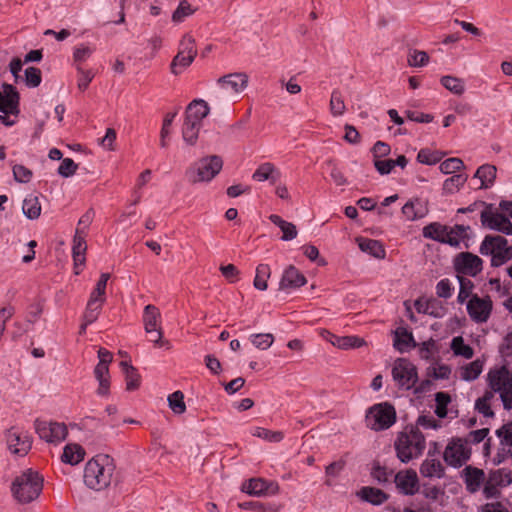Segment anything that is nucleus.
<instances>
[{
  "instance_id": "1",
  "label": "nucleus",
  "mask_w": 512,
  "mask_h": 512,
  "mask_svg": "<svg viewBox=\"0 0 512 512\" xmlns=\"http://www.w3.org/2000/svg\"><path fill=\"white\" fill-rule=\"evenodd\" d=\"M115 465L108 455H97L89 460L84 469V482L94 490L108 487L112 481Z\"/></svg>"
},
{
  "instance_id": "2",
  "label": "nucleus",
  "mask_w": 512,
  "mask_h": 512,
  "mask_svg": "<svg viewBox=\"0 0 512 512\" xmlns=\"http://www.w3.org/2000/svg\"><path fill=\"white\" fill-rule=\"evenodd\" d=\"M43 489V477L32 469L23 471L11 485V492L17 502L28 504L36 500Z\"/></svg>"
},
{
  "instance_id": "3",
  "label": "nucleus",
  "mask_w": 512,
  "mask_h": 512,
  "mask_svg": "<svg viewBox=\"0 0 512 512\" xmlns=\"http://www.w3.org/2000/svg\"><path fill=\"white\" fill-rule=\"evenodd\" d=\"M394 447L398 459L402 463H408L423 453L425 437L416 427L406 428L398 434Z\"/></svg>"
},
{
  "instance_id": "4",
  "label": "nucleus",
  "mask_w": 512,
  "mask_h": 512,
  "mask_svg": "<svg viewBox=\"0 0 512 512\" xmlns=\"http://www.w3.org/2000/svg\"><path fill=\"white\" fill-rule=\"evenodd\" d=\"M488 392L499 394L505 410L512 409V370L507 366L491 368L487 373Z\"/></svg>"
},
{
  "instance_id": "5",
  "label": "nucleus",
  "mask_w": 512,
  "mask_h": 512,
  "mask_svg": "<svg viewBox=\"0 0 512 512\" xmlns=\"http://www.w3.org/2000/svg\"><path fill=\"white\" fill-rule=\"evenodd\" d=\"M222 166L220 156H206L191 164L185 175L191 183L209 182L221 171Z\"/></svg>"
},
{
  "instance_id": "6",
  "label": "nucleus",
  "mask_w": 512,
  "mask_h": 512,
  "mask_svg": "<svg viewBox=\"0 0 512 512\" xmlns=\"http://www.w3.org/2000/svg\"><path fill=\"white\" fill-rule=\"evenodd\" d=\"M396 422V411L388 402L375 404L369 408L366 414V425L374 431H382L390 428Z\"/></svg>"
},
{
  "instance_id": "7",
  "label": "nucleus",
  "mask_w": 512,
  "mask_h": 512,
  "mask_svg": "<svg viewBox=\"0 0 512 512\" xmlns=\"http://www.w3.org/2000/svg\"><path fill=\"white\" fill-rule=\"evenodd\" d=\"M391 374L399 389L411 390L418 382L417 367L407 358H397L393 363Z\"/></svg>"
},
{
  "instance_id": "8",
  "label": "nucleus",
  "mask_w": 512,
  "mask_h": 512,
  "mask_svg": "<svg viewBox=\"0 0 512 512\" xmlns=\"http://www.w3.org/2000/svg\"><path fill=\"white\" fill-rule=\"evenodd\" d=\"M143 323L145 332L148 335L156 334V338H150V342L154 343L157 347H163L167 350L171 348L168 340L163 339V334L160 328V312L154 305H147L144 308Z\"/></svg>"
},
{
  "instance_id": "9",
  "label": "nucleus",
  "mask_w": 512,
  "mask_h": 512,
  "mask_svg": "<svg viewBox=\"0 0 512 512\" xmlns=\"http://www.w3.org/2000/svg\"><path fill=\"white\" fill-rule=\"evenodd\" d=\"M481 205L484 209L480 213V219L484 227L512 235V223L508 217L499 213L492 204L482 203Z\"/></svg>"
},
{
  "instance_id": "10",
  "label": "nucleus",
  "mask_w": 512,
  "mask_h": 512,
  "mask_svg": "<svg viewBox=\"0 0 512 512\" xmlns=\"http://www.w3.org/2000/svg\"><path fill=\"white\" fill-rule=\"evenodd\" d=\"M471 456V450L467 441L461 438H453L446 446L443 458L447 465L459 468L463 466Z\"/></svg>"
},
{
  "instance_id": "11",
  "label": "nucleus",
  "mask_w": 512,
  "mask_h": 512,
  "mask_svg": "<svg viewBox=\"0 0 512 512\" xmlns=\"http://www.w3.org/2000/svg\"><path fill=\"white\" fill-rule=\"evenodd\" d=\"M466 309L473 322L477 324L486 323L492 314L493 302L489 295L480 297L474 294L467 301Z\"/></svg>"
},
{
  "instance_id": "12",
  "label": "nucleus",
  "mask_w": 512,
  "mask_h": 512,
  "mask_svg": "<svg viewBox=\"0 0 512 512\" xmlns=\"http://www.w3.org/2000/svg\"><path fill=\"white\" fill-rule=\"evenodd\" d=\"M34 427L39 437L48 443H60L68 434L64 423L36 419Z\"/></svg>"
},
{
  "instance_id": "13",
  "label": "nucleus",
  "mask_w": 512,
  "mask_h": 512,
  "mask_svg": "<svg viewBox=\"0 0 512 512\" xmlns=\"http://www.w3.org/2000/svg\"><path fill=\"white\" fill-rule=\"evenodd\" d=\"M454 268L460 274L475 277L482 271L483 261L475 254L462 252L455 257Z\"/></svg>"
},
{
  "instance_id": "14",
  "label": "nucleus",
  "mask_w": 512,
  "mask_h": 512,
  "mask_svg": "<svg viewBox=\"0 0 512 512\" xmlns=\"http://www.w3.org/2000/svg\"><path fill=\"white\" fill-rule=\"evenodd\" d=\"M6 440L9 450L19 456L26 455L32 447V440L28 432L16 428L8 430Z\"/></svg>"
},
{
  "instance_id": "15",
  "label": "nucleus",
  "mask_w": 512,
  "mask_h": 512,
  "mask_svg": "<svg viewBox=\"0 0 512 512\" xmlns=\"http://www.w3.org/2000/svg\"><path fill=\"white\" fill-rule=\"evenodd\" d=\"M20 96L16 88L7 83H3L0 90V112L4 114H19Z\"/></svg>"
},
{
  "instance_id": "16",
  "label": "nucleus",
  "mask_w": 512,
  "mask_h": 512,
  "mask_svg": "<svg viewBox=\"0 0 512 512\" xmlns=\"http://www.w3.org/2000/svg\"><path fill=\"white\" fill-rule=\"evenodd\" d=\"M219 87L227 93L238 94L248 85V76L245 73H231L217 80Z\"/></svg>"
},
{
  "instance_id": "17",
  "label": "nucleus",
  "mask_w": 512,
  "mask_h": 512,
  "mask_svg": "<svg viewBox=\"0 0 512 512\" xmlns=\"http://www.w3.org/2000/svg\"><path fill=\"white\" fill-rule=\"evenodd\" d=\"M397 488L405 495H414L418 491L419 481L416 471L407 469L395 475Z\"/></svg>"
},
{
  "instance_id": "18",
  "label": "nucleus",
  "mask_w": 512,
  "mask_h": 512,
  "mask_svg": "<svg viewBox=\"0 0 512 512\" xmlns=\"http://www.w3.org/2000/svg\"><path fill=\"white\" fill-rule=\"evenodd\" d=\"M321 336L325 340L330 342L333 346H335L339 349H343V350H348V349H352V348H360V347L366 345V342L363 338L354 336V335L337 336L327 330H323L321 333Z\"/></svg>"
},
{
  "instance_id": "19",
  "label": "nucleus",
  "mask_w": 512,
  "mask_h": 512,
  "mask_svg": "<svg viewBox=\"0 0 512 512\" xmlns=\"http://www.w3.org/2000/svg\"><path fill=\"white\" fill-rule=\"evenodd\" d=\"M428 212V201L421 198H413L402 207V214L409 221L424 218Z\"/></svg>"
},
{
  "instance_id": "20",
  "label": "nucleus",
  "mask_w": 512,
  "mask_h": 512,
  "mask_svg": "<svg viewBox=\"0 0 512 512\" xmlns=\"http://www.w3.org/2000/svg\"><path fill=\"white\" fill-rule=\"evenodd\" d=\"M85 236L86 232H84L82 228L77 227L73 238L72 246V255L76 269H78L79 266H82L85 263V252L87 250ZM75 273L79 274L80 271L76 270Z\"/></svg>"
},
{
  "instance_id": "21",
  "label": "nucleus",
  "mask_w": 512,
  "mask_h": 512,
  "mask_svg": "<svg viewBox=\"0 0 512 512\" xmlns=\"http://www.w3.org/2000/svg\"><path fill=\"white\" fill-rule=\"evenodd\" d=\"M307 282L305 276L293 265H290L283 272L279 283L280 290L300 288Z\"/></svg>"
},
{
  "instance_id": "22",
  "label": "nucleus",
  "mask_w": 512,
  "mask_h": 512,
  "mask_svg": "<svg viewBox=\"0 0 512 512\" xmlns=\"http://www.w3.org/2000/svg\"><path fill=\"white\" fill-rule=\"evenodd\" d=\"M479 250L482 255H492L497 252L506 253L507 250H512V247L508 246V241L503 236L487 235L483 239Z\"/></svg>"
},
{
  "instance_id": "23",
  "label": "nucleus",
  "mask_w": 512,
  "mask_h": 512,
  "mask_svg": "<svg viewBox=\"0 0 512 512\" xmlns=\"http://www.w3.org/2000/svg\"><path fill=\"white\" fill-rule=\"evenodd\" d=\"M461 476L466 484V489L470 493L477 492L485 479L484 471L472 466H466L462 470Z\"/></svg>"
},
{
  "instance_id": "24",
  "label": "nucleus",
  "mask_w": 512,
  "mask_h": 512,
  "mask_svg": "<svg viewBox=\"0 0 512 512\" xmlns=\"http://www.w3.org/2000/svg\"><path fill=\"white\" fill-rule=\"evenodd\" d=\"M420 474L425 478H442L445 475V469L441 461L431 458L428 453L427 458L420 465Z\"/></svg>"
},
{
  "instance_id": "25",
  "label": "nucleus",
  "mask_w": 512,
  "mask_h": 512,
  "mask_svg": "<svg viewBox=\"0 0 512 512\" xmlns=\"http://www.w3.org/2000/svg\"><path fill=\"white\" fill-rule=\"evenodd\" d=\"M209 111L207 102L195 99L187 106L185 119L203 124V119L209 114Z\"/></svg>"
},
{
  "instance_id": "26",
  "label": "nucleus",
  "mask_w": 512,
  "mask_h": 512,
  "mask_svg": "<svg viewBox=\"0 0 512 512\" xmlns=\"http://www.w3.org/2000/svg\"><path fill=\"white\" fill-rule=\"evenodd\" d=\"M244 489L250 495L262 496L268 493H275L277 491V486L274 483H268L261 478H253L244 486Z\"/></svg>"
},
{
  "instance_id": "27",
  "label": "nucleus",
  "mask_w": 512,
  "mask_h": 512,
  "mask_svg": "<svg viewBox=\"0 0 512 512\" xmlns=\"http://www.w3.org/2000/svg\"><path fill=\"white\" fill-rule=\"evenodd\" d=\"M280 178V172L270 162L262 163L258 166L252 175V179L257 182L270 180L272 184L276 183Z\"/></svg>"
},
{
  "instance_id": "28",
  "label": "nucleus",
  "mask_w": 512,
  "mask_h": 512,
  "mask_svg": "<svg viewBox=\"0 0 512 512\" xmlns=\"http://www.w3.org/2000/svg\"><path fill=\"white\" fill-rule=\"evenodd\" d=\"M484 368V360L476 359L460 367L459 375L464 381L471 382L476 380L482 373Z\"/></svg>"
},
{
  "instance_id": "29",
  "label": "nucleus",
  "mask_w": 512,
  "mask_h": 512,
  "mask_svg": "<svg viewBox=\"0 0 512 512\" xmlns=\"http://www.w3.org/2000/svg\"><path fill=\"white\" fill-rule=\"evenodd\" d=\"M496 172L497 169L494 165L484 164L476 170L474 178H478L480 180L481 189H487L494 184Z\"/></svg>"
},
{
  "instance_id": "30",
  "label": "nucleus",
  "mask_w": 512,
  "mask_h": 512,
  "mask_svg": "<svg viewBox=\"0 0 512 512\" xmlns=\"http://www.w3.org/2000/svg\"><path fill=\"white\" fill-rule=\"evenodd\" d=\"M394 347L400 352L406 351L410 347H415L413 334L405 328H397L394 332Z\"/></svg>"
},
{
  "instance_id": "31",
  "label": "nucleus",
  "mask_w": 512,
  "mask_h": 512,
  "mask_svg": "<svg viewBox=\"0 0 512 512\" xmlns=\"http://www.w3.org/2000/svg\"><path fill=\"white\" fill-rule=\"evenodd\" d=\"M94 375L99 382L97 394L105 397L109 395L110 380H109V368L102 364H97L94 369Z\"/></svg>"
},
{
  "instance_id": "32",
  "label": "nucleus",
  "mask_w": 512,
  "mask_h": 512,
  "mask_svg": "<svg viewBox=\"0 0 512 512\" xmlns=\"http://www.w3.org/2000/svg\"><path fill=\"white\" fill-rule=\"evenodd\" d=\"M358 245L361 251L366 252L375 258L383 259L386 255L383 245L378 240L359 238Z\"/></svg>"
},
{
  "instance_id": "33",
  "label": "nucleus",
  "mask_w": 512,
  "mask_h": 512,
  "mask_svg": "<svg viewBox=\"0 0 512 512\" xmlns=\"http://www.w3.org/2000/svg\"><path fill=\"white\" fill-rule=\"evenodd\" d=\"M423 236L427 239L446 244L447 226L438 222L430 223L423 228Z\"/></svg>"
},
{
  "instance_id": "34",
  "label": "nucleus",
  "mask_w": 512,
  "mask_h": 512,
  "mask_svg": "<svg viewBox=\"0 0 512 512\" xmlns=\"http://www.w3.org/2000/svg\"><path fill=\"white\" fill-rule=\"evenodd\" d=\"M22 211L24 215L31 220L39 218L41 214V204L36 195L29 194L23 201Z\"/></svg>"
},
{
  "instance_id": "35",
  "label": "nucleus",
  "mask_w": 512,
  "mask_h": 512,
  "mask_svg": "<svg viewBox=\"0 0 512 512\" xmlns=\"http://www.w3.org/2000/svg\"><path fill=\"white\" fill-rule=\"evenodd\" d=\"M201 128V123L185 119L182 126L183 140L189 145H195Z\"/></svg>"
},
{
  "instance_id": "36",
  "label": "nucleus",
  "mask_w": 512,
  "mask_h": 512,
  "mask_svg": "<svg viewBox=\"0 0 512 512\" xmlns=\"http://www.w3.org/2000/svg\"><path fill=\"white\" fill-rule=\"evenodd\" d=\"M358 495L361 499L373 505H381L388 499V496L382 490L373 487H363Z\"/></svg>"
},
{
  "instance_id": "37",
  "label": "nucleus",
  "mask_w": 512,
  "mask_h": 512,
  "mask_svg": "<svg viewBox=\"0 0 512 512\" xmlns=\"http://www.w3.org/2000/svg\"><path fill=\"white\" fill-rule=\"evenodd\" d=\"M84 450L78 444H68L65 446L62 461L71 465L78 464L84 458Z\"/></svg>"
},
{
  "instance_id": "38",
  "label": "nucleus",
  "mask_w": 512,
  "mask_h": 512,
  "mask_svg": "<svg viewBox=\"0 0 512 512\" xmlns=\"http://www.w3.org/2000/svg\"><path fill=\"white\" fill-rule=\"evenodd\" d=\"M450 348L455 356H461L465 359H471L474 356V350L470 345L465 344L462 336H456L451 340Z\"/></svg>"
},
{
  "instance_id": "39",
  "label": "nucleus",
  "mask_w": 512,
  "mask_h": 512,
  "mask_svg": "<svg viewBox=\"0 0 512 512\" xmlns=\"http://www.w3.org/2000/svg\"><path fill=\"white\" fill-rule=\"evenodd\" d=\"M470 229L469 226L455 225L452 228L447 227V239L446 244L457 247L460 242L467 237V231Z\"/></svg>"
},
{
  "instance_id": "40",
  "label": "nucleus",
  "mask_w": 512,
  "mask_h": 512,
  "mask_svg": "<svg viewBox=\"0 0 512 512\" xmlns=\"http://www.w3.org/2000/svg\"><path fill=\"white\" fill-rule=\"evenodd\" d=\"M271 275V270L268 264H259L256 268V275L253 285L260 291H265L268 287L267 280Z\"/></svg>"
},
{
  "instance_id": "41",
  "label": "nucleus",
  "mask_w": 512,
  "mask_h": 512,
  "mask_svg": "<svg viewBox=\"0 0 512 512\" xmlns=\"http://www.w3.org/2000/svg\"><path fill=\"white\" fill-rule=\"evenodd\" d=\"M441 84L455 95H462L465 92V83L462 79L446 75L440 79Z\"/></svg>"
},
{
  "instance_id": "42",
  "label": "nucleus",
  "mask_w": 512,
  "mask_h": 512,
  "mask_svg": "<svg viewBox=\"0 0 512 512\" xmlns=\"http://www.w3.org/2000/svg\"><path fill=\"white\" fill-rule=\"evenodd\" d=\"M460 288L457 296V302L459 304L467 303L473 294L474 284L473 282L463 276H457Z\"/></svg>"
},
{
  "instance_id": "43",
  "label": "nucleus",
  "mask_w": 512,
  "mask_h": 512,
  "mask_svg": "<svg viewBox=\"0 0 512 512\" xmlns=\"http://www.w3.org/2000/svg\"><path fill=\"white\" fill-rule=\"evenodd\" d=\"M468 176L466 174H454L447 178L443 183V191L447 194H453L457 192L467 181Z\"/></svg>"
},
{
  "instance_id": "44",
  "label": "nucleus",
  "mask_w": 512,
  "mask_h": 512,
  "mask_svg": "<svg viewBox=\"0 0 512 512\" xmlns=\"http://www.w3.org/2000/svg\"><path fill=\"white\" fill-rule=\"evenodd\" d=\"M494 398L492 392H488L487 390L484 392L483 396L478 398L475 402V409L485 417H493L494 412L491 409L490 403Z\"/></svg>"
},
{
  "instance_id": "45",
  "label": "nucleus",
  "mask_w": 512,
  "mask_h": 512,
  "mask_svg": "<svg viewBox=\"0 0 512 512\" xmlns=\"http://www.w3.org/2000/svg\"><path fill=\"white\" fill-rule=\"evenodd\" d=\"M104 303L94 300H88L85 312L83 314V320L86 321V324L94 323L102 310V306Z\"/></svg>"
},
{
  "instance_id": "46",
  "label": "nucleus",
  "mask_w": 512,
  "mask_h": 512,
  "mask_svg": "<svg viewBox=\"0 0 512 512\" xmlns=\"http://www.w3.org/2000/svg\"><path fill=\"white\" fill-rule=\"evenodd\" d=\"M109 278V273L101 274L100 279L98 280L94 290L90 294V300L99 301L102 303L105 302V291Z\"/></svg>"
},
{
  "instance_id": "47",
  "label": "nucleus",
  "mask_w": 512,
  "mask_h": 512,
  "mask_svg": "<svg viewBox=\"0 0 512 512\" xmlns=\"http://www.w3.org/2000/svg\"><path fill=\"white\" fill-rule=\"evenodd\" d=\"M178 53L180 55H186L188 57L195 58L197 55V49L195 39L190 34H185L179 43Z\"/></svg>"
},
{
  "instance_id": "48",
  "label": "nucleus",
  "mask_w": 512,
  "mask_h": 512,
  "mask_svg": "<svg viewBox=\"0 0 512 512\" xmlns=\"http://www.w3.org/2000/svg\"><path fill=\"white\" fill-rule=\"evenodd\" d=\"M346 106L343 96L339 90H333L330 99V111L333 116H342L345 113Z\"/></svg>"
},
{
  "instance_id": "49",
  "label": "nucleus",
  "mask_w": 512,
  "mask_h": 512,
  "mask_svg": "<svg viewBox=\"0 0 512 512\" xmlns=\"http://www.w3.org/2000/svg\"><path fill=\"white\" fill-rule=\"evenodd\" d=\"M249 339L256 348L261 350H267L274 342V336L271 333L252 334Z\"/></svg>"
},
{
  "instance_id": "50",
  "label": "nucleus",
  "mask_w": 512,
  "mask_h": 512,
  "mask_svg": "<svg viewBox=\"0 0 512 512\" xmlns=\"http://www.w3.org/2000/svg\"><path fill=\"white\" fill-rule=\"evenodd\" d=\"M435 402H436L435 414L439 418H445L447 416V406L451 402L450 395L446 392H437L435 394Z\"/></svg>"
},
{
  "instance_id": "51",
  "label": "nucleus",
  "mask_w": 512,
  "mask_h": 512,
  "mask_svg": "<svg viewBox=\"0 0 512 512\" xmlns=\"http://www.w3.org/2000/svg\"><path fill=\"white\" fill-rule=\"evenodd\" d=\"M168 404L175 414H182L186 410L184 394L181 391H175L168 396Z\"/></svg>"
},
{
  "instance_id": "52",
  "label": "nucleus",
  "mask_w": 512,
  "mask_h": 512,
  "mask_svg": "<svg viewBox=\"0 0 512 512\" xmlns=\"http://www.w3.org/2000/svg\"><path fill=\"white\" fill-rule=\"evenodd\" d=\"M252 435L273 443L280 442L284 438L281 431H271L261 427H256L252 431Z\"/></svg>"
},
{
  "instance_id": "53",
  "label": "nucleus",
  "mask_w": 512,
  "mask_h": 512,
  "mask_svg": "<svg viewBox=\"0 0 512 512\" xmlns=\"http://www.w3.org/2000/svg\"><path fill=\"white\" fill-rule=\"evenodd\" d=\"M194 59L195 58L177 53L170 65L171 73L174 75L180 74L183 69L190 66Z\"/></svg>"
},
{
  "instance_id": "54",
  "label": "nucleus",
  "mask_w": 512,
  "mask_h": 512,
  "mask_svg": "<svg viewBox=\"0 0 512 512\" xmlns=\"http://www.w3.org/2000/svg\"><path fill=\"white\" fill-rule=\"evenodd\" d=\"M407 61L411 67H423L428 63L429 56L425 51L414 49L409 51Z\"/></svg>"
},
{
  "instance_id": "55",
  "label": "nucleus",
  "mask_w": 512,
  "mask_h": 512,
  "mask_svg": "<svg viewBox=\"0 0 512 512\" xmlns=\"http://www.w3.org/2000/svg\"><path fill=\"white\" fill-rule=\"evenodd\" d=\"M464 167V163L460 158H448L443 161L439 169L443 174H453Z\"/></svg>"
},
{
  "instance_id": "56",
  "label": "nucleus",
  "mask_w": 512,
  "mask_h": 512,
  "mask_svg": "<svg viewBox=\"0 0 512 512\" xmlns=\"http://www.w3.org/2000/svg\"><path fill=\"white\" fill-rule=\"evenodd\" d=\"M78 80L77 86L80 91H85L95 74L92 70H84L80 65L77 66Z\"/></svg>"
},
{
  "instance_id": "57",
  "label": "nucleus",
  "mask_w": 512,
  "mask_h": 512,
  "mask_svg": "<svg viewBox=\"0 0 512 512\" xmlns=\"http://www.w3.org/2000/svg\"><path fill=\"white\" fill-rule=\"evenodd\" d=\"M194 10L191 5L186 1H180L177 9L174 11L172 15V20L174 22H182L186 17L192 15Z\"/></svg>"
},
{
  "instance_id": "58",
  "label": "nucleus",
  "mask_w": 512,
  "mask_h": 512,
  "mask_svg": "<svg viewBox=\"0 0 512 512\" xmlns=\"http://www.w3.org/2000/svg\"><path fill=\"white\" fill-rule=\"evenodd\" d=\"M417 160L426 165H434L441 160V155L438 152H433L428 149H421L418 152Z\"/></svg>"
},
{
  "instance_id": "59",
  "label": "nucleus",
  "mask_w": 512,
  "mask_h": 512,
  "mask_svg": "<svg viewBox=\"0 0 512 512\" xmlns=\"http://www.w3.org/2000/svg\"><path fill=\"white\" fill-rule=\"evenodd\" d=\"M41 71L36 67H28L25 70L26 85L32 88L38 87L41 83Z\"/></svg>"
},
{
  "instance_id": "60",
  "label": "nucleus",
  "mask_w": 512,
  "mask_h": 512,
  "mask_svg": "<svg viewBox=\"0 0 512 512\" xmlns=\"http://www.w3.org/2000/svg\"><path fill=\"white\" fill-rule=\"evenodd\" d=\"M77 168L78 165L71 158H65L58 167V173L62 177L68 178L76 173Z\"/></svg>"
},
{
  "instance_id": "61",
  "label": "nucleus",
  "mask_w": 512,
  "mask_h": 512,
  "mask_svg": "<svg viewBox=\"0 0 512 512\" xmlns=\"http://www.w3.org/2000/svg\"><path fill=\"white\" fill-rule=\"evenodd\" d=\"M94 49L87 46V45H84V44H80L78 46L75 47L74 49V52H73V59L75 62L77 63H83L85 62L93 53Z\"/></svg>"
},
{
  "instance_id": "62",
  "label": "nucleus",
  "mask_w": 512,
  "mask_h": 512,
  "mask_svg": "<svg viewBox=\"0 0 512 512\" xmlns=\"http://www.w3.org/2000/svg\"><path fill=\"white\" fill-rule=\"evenodd\" d=\"M453 287L449 279L440 280L436 285V294L440 298L448 299L452 296Z\"/></svg>"
},
{
  "instance_id": "63",
  "label": "nucleus",
  "mask_w": 512,
  "mask_h": 512,
  "mask_svg": "<svg viewBox=\"0 0 512 512\" xmlns=\"http://www.w3.org/2000/svg\"><path fill=\"white\" fill-rule=\"evenodd\" d=\"M428 308L429 312L427 315L434 318H442L446 313V309L443 304L435 298L428 299Z\"/></svg>"
},
{
  "instance_id": "64",
  "label": "nucleus",
  "mask_w": 512,
  "mask_h": 512,
  "mask_svg": "<svg viewBox=\"0 0 512 512\" xmlns=\"http://www.w3.org/2000/svg\"><path fill=\"white\" fill-rule=\"evenodd\" d=\"M14 179L20 183H27L32 177V172L23 165H15L13 167Z\"/></svg>"
}]
</instances>
